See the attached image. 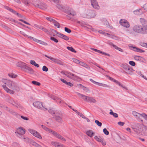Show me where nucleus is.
<instances>
[{
	"label": "nucleus",
	"instance_id": "nucleus-34",
	"mask_svg": "<svg viewBox=\"0 0 147 147\" xmlns=\"http://www.w3.org/2000/svg\"><path fill=\"white\" fill-rule=\"evenodd\" d=\"M141 133H143L144 135H147V128H145V127H143Z\"/></svg>",
	"mask_w": 147,
	"mask_h": 147
},
{
	"label": "nucleus",
	"instance_id": "nucleus-26",
	"mask_svg": "<svg viewBox=\"0 0 147 147\" xmlns=\"http://www.w3.org/2000/svg\"><path fill=\"white\" fill-rule=\"evenodd\" d=\"M30 144L32 146L35 147H42L40 145L34 142L33 140H31L30 141Z\"/></svg>",
	"mask_w": 147,
	"mask_h": 147
},
{
	"label": "nucleus",
	"instance_id": "nucleus-19",
	"mask_svg": "<svg viewBox=\"0 0 147 147\" xmlns=\"http://www.w3.org/2000/svg\"><path fill=\"white\" fill-rule=\"evenodd\" d=\"M94 139L97 141L101 143L102 144L105 146L106 144V142L104 140L103 138H99L97 136L94 137Z\"/></svg>",
	"mask_w": 147,
	"mask_h": 147
},
{
	"label": "nucleus",
	"instance_id": "nucleus-57",
	"mask_svg": "<svg viewBox=\"0 0 147 147\" xmlns=\"http://www.w3.org/2000/svg\"><path fill=\"white\" fill-rule=\"evenodd\" d=\"M129 64L133 66H135L136 64L135 62L133 61H130L129 62Z\"/></svg>",
	"mask_w": 147,
	"mask_h": 147
},
{
	"label": "nucleus",
	"instance_id": "nucleus-22",
	"mask_svg": "<svg viewBox=\"0 0 147 147\" xmlns=\"http://www.w3.org/2000/svg\"><path fill=\"white\" fill-rule=\"evenodd\" d=\"M133 12L134 14L137 15H140L144 13L141 9L140 8L134 11Z\"/></svg>",
	"mask_w": 147,
	"mask_h": 147
},
{
	"label": "nucleus",
	"instance_id": "nucleus-31",
	"mask_svg": "<svg viewBox=\"0 0 147 147\" xmlns=\"http://www.w3.org/2000/svg\"><path fill=\"white\" fill-rule=\"evenodd\" d=\"M51 98L54 100H55L57 103H61V100L58 98L56 96H51Z\"/></svg>",
	"mask_w": 147,
	"mask_h": 147
},
{
	"label": "nucleus",
	"instance_id": "nucleus-54",
	"mask_svg": "<svg viewBox=\"0 0 147 147\" xmlns=\"http://www.w3.org/2000/svg\"><path fill=\"white\" fill-rule=\"evenodd\" d=\"M50 38L51 40L54 41L56 43L58 42V40L54 37H51Z\"/></svg>",
	"mask_w": 147,
	"mask_h": 147
},
{
	"label": "nucleus",
	"instance_id": "nucleus-58",
	"mask_svg": "<svg viewBox=\"0 0 147 147\" xmlns=\"http://www.w3.org/2000/svg\"><path fill=\"white\" fill-rule=\"evenodd\" d=\"M49 112L51 114H55V112L54 111L51 109H49Z\"/></svg>",
	"mask_w": 147,
	"mask_h": 147
},
{
	"label": "nucleus",
	"instance_id": "nucleus-16",
	"mask_svg": "<svg viewBox=\"0 0 147 147\" xmlns=\"http://www.w3.org/2000/svg\"><path fill=\"white\" fill-rule=\"evenodd\" d=\"M23 70L26 72L30 74H32L34 72V70L32 68L26 66V65Z\"/></svg>",
	"mask_w": 147,
	"mask_h": 147
},
{
	"label": "nucleus",
	"instance_id": "nucleus-28",
	"mask_svg": "<svg viewBox=\"0 0 147 147\" xmlns=\"http://www.w3.org/2000/svg\"><path fill=\"white\" fill-rule=\"evenodd\" d=\"M86 133L88 136L91 138L93 136L94 134V132L91 130L87 131Z\"/></svg>",
	"mask_w": 147,
	"mask_h": 147
},
{
	"label": "nucleus",
	"instance_id": "nucleus-47",
	"mask_svg": "<svg viewBox=\"0 0 147 147\" xmlns=\"http://www.w3.org/2000/svg\"><path fill=\"white\" fill-rule=\"evenodd\" d=\"M82 89H83L84 90H85L86 92H90V90L89 89L87 88L84 86H82Z\"/></svg>",
	"mask_w": 147,
	"mask_h": 147
},
{
	"label": "nucleus",
	"instance_id": "nucleus-29",
	"mask_svg": "<svg viewBox=\"0 0 147 147\" xmlns=\"http://www.w3.org/2000/svg\"><path fill=\"white\" fill-rule=\"evenodd\" d=\"M114 82H115L119 86L121 87L122 88H123L125 89H127V88L126 87L121 84L120 82H119L118 81L116 80H115L114 81Z\"/></svg>",
	"mask_w": 147,
	"mask_h": 147
},
{
	"label": "nucleus",
	"instance_id": "nucleus-35",
	"mask_svg": "<svg viewBox=\"0 0 147 147\" xmlns=\"http://www.w3.org/2000/svg\"><path fill=\"white\" fill-rule=\"evenodd\" d=\"M142 34H147V25H144L143 26Z\"/></svg>",
	"mask_w": 147,
	"mask_h": 147
},
{
	"label": "nucleus",
	"instance_id": "nucleus-53",
	"mask_svg": "<svg viewBox=\"0 0 147 147\" xmlns=\"http://www.w3.org/2000/svg\"><path fill=\"white\" fill-rule=\"evenodd\" d=\"M104 133L106 135H108L109 134V132L106 129L104 128L103 129Z\"/></svg>",
	"mask_w": 147,
	"mask_h": 147
},
{
	"label": "nucleus",
	"instance_id": "nucleus-32",
	"mask_svg": "<svg viewBox=\"0 0 147 147\" xmlns=\"http://www.w3.org/2000/svg\"><path fill=\"white\" fill-rule=\"evenodd\" d=\"M140 22L143 26L144 25L147 24V21L143 18H140Z\"/></svg>",
	"mask_w": 147,
	"mask_h": 147
},
{
	"label": "nucleus",
	"instance_id": "nucleus-52",
	"mask_svg": "<svg viewBox=\"0 0 147 147\" xmlns=\"http://www.w3.org/2000/svg\"><path fill=\"white\" fill-rule=\"evenodd\" d=\"M65 31L68 33H70L71 32V30L67 27L65 28Z\"/></svg>",
	"mask_w": 147,
	"mask_h": 147
},
{
	"label": "nucleus",
	"instance_id": "nucleus-61",
	"mask_svg": "<svg viewBox=\"0 0 147 147\" xmlns=\"http://www.w3.org/2000/svg\"><path fill=\"white\" fill-rule=\"evenodd\" d=\"M21 117L22 118V119L24 120H29L28 118L26 117H24L23 116H21Z\"/></svg>",
	"mask_w": 147,
	"mask_h": 147
},
{
	"label": "nucleus",
	"instance_id": "nucleus-59",
	"mask_svg": "<svg viewBox=\"0 0 147 147\" xmlns=\"http://www.w3.org/2000/svg\"><path fill=\"white\" fill-rule=\"evenodd\" d=\"M143 8L144 10L147 11V3L144 4L143 6Z\"/></svg>",
	"mask_w": 147,
	"mask_h": 147
},
{
	"label": "nucleus",
	"instance_id": "nucleus-1",
	"mask_svg": "<svg viewBox=\"0 0 147 147\" xmlns=\"http://www.w3.org/2000/svg\"><path fill=\"white\" fill-rule=\"evenodd\" d=\"M41 126L45 130L49 133L52 134L53 136H55L57 138L61 139L64 141H66V140L63 137L57 133L56 132L54 131L52 129L47 128L45 126L42 125Z\"/></svg>",
	"mask_w": 147,
	"mask_h": 147
},
{
	"label": "nucleus",
	"instance_id": "nucleus-24",
	"mask_svg": "<svg viewBox=\"0 0 147 147\" xmlns=\"http://www.w3.org/2000/svg\"><path fill=\"white\" fill-rule=\"evenodd\" d=\"M16 65L17 66L20 67L22 69H23L26 64V63L23 62H18L17 63Z\"/></svg>",
	"mask_w": 147,
	"mask_h": 147
},
{
	"label": "nucleus",
	"instance_id": "nucleus-15",
	"mask_svg": "<svg viewBox=\"0 0 147 147\" xmlns=\"http://www.w3.org/2000/svg\"><path fill=\"white\" fill-rule=\"evenodd\" d=\"M30 39L36 42H37L38 43L41 44L45 46H47L48 44L46 42H45L41 40H38L36 38H35L32 37H29Z\"/></svg>",
	"mask_w": 147,
	"mask_h": 147
},
{
	"label": "nucleus",
	"instance_id": "nucleus-3",
	"mask_svg": "<svg viewBox=\"0 0 147 147\" xmlns=\"http://www.w3.org/2000/svg\"><path fill=\"white\" fill-rule=\"evenodd\" d=\"M7 85L10 88L18 92L20 90L18 84L13 81H9L7 84Z\"/></svg>",
	"mask_w": 147,
	"mask_h": 147
},
{
	"label": "nucleus",
	"instance_id": "nucleus-4",
	"mask_svg": "<svg viewBox=\"0 0 147 147\" xmlns=\"http://www.w3.org/2000/svg\"><path fill=\"white\" fill-rule=\"evenodd\" d=\"M95 16V11L90 10H86L85 13L83 15L84 18H86L88 19L94 18Z\"/></svg>",
	"mask_w": 147,
	"mask_h": 147
},
{
	"label": "nucleus",
	"instance_id": "nucleus-23",
	"mask_svg": "<svg viewBox=\"0 0 147 147\" xmlns=\"http://www.w3.org/2000/svg\"><path fill=\"white\" fill-rule=\"evenodd\" d=\"M71 79L75 81L80 82L81 81V78L78 76L73 74V76H72Z\"/></svg>",
	"mask_w": 147,
	"mask_h": 147
},
{
	"label": "nucleus",
	"instance_id": "nucleus-5",
	"mask_svg": "<svg viewBox=\"0 0 147 147\" xmlns=\"http://www.w3.org/2000/svg\"><path fill=\"white\" fill-rule=\"evenodd\" d=\"M62 117V114L61 112H55V116L53 117L58 123H62L63 121Z\"/></svg>",
	"mask_w": 147,
	"mask_h": 147
},
{
	"label": "nucleus",
	"instance_id": "nucleus-46",
	"mask_svg": "<svg viewBox=\"0 0 147 147\" xmlns=\"http://www.w3.org/2000/svg\"><path fill=\"white\" fill-rule=\"evenodd\" d=\"M42 30L45 32L47 34H50L51 33L47 29L45 28H43Z\"/></svg>",
	"mask_w": 147,
	"mask_h": 147
},
{
	"label": "nucleus",
	"instance_id": "nucleus-40",
	"mask_svg": "<svg viewBox=\"0 0 147 147\" xmlns=\"http://www.w3.org/2000/svg\"><path fill=\"white\" fill-rule=\"evenodd\" d=\"M67 48L71 52L74 53L76 52V51L75 50V49L72 47H67Z\"/></svg>",
	"mask_w": 147,
	"mask_h": 147
},
{
	"label": "nucleus",
	"instance_id": "nucleus-8",
	"mask_svg": "<svg viewBox=\"0 0 147 147\" xmlns=\"http://www.w3.org/2000/svg\"><path fill=\"white\" fill-rule=\"evenodd\" d=\"M122 67L125 70L126 73L127 74H132L133 70L132 68L129 65L123 64L122 66Z\"/></svg>",
	"mask_w": 147,
	"mask_h": 147
},
{
	"label": "nucleus",
	"instance_id": "nucleus-64",
	"mask_svg": "<svg viewBox=\"0 0 147 147\" xmlns=\"http://www.w3.org/2000/svg\"><path fill=\"white\" fill-rule=\"evenodd\" d=\"M118 124L120 126H122L124 124V123L123 122L119 121L118 123Z\"/></svg>",
	"mask_w": 147,
	"mask_h": 147
},
{
	"label": "nucleus",
	"instance_id": "nucleus-62",
	"mask_svg": "<svg viewBox=\"0 0 147 147\" xmlns=\"http://www.w3.org/2000/svg\"><path fill=\"white\" fill-rule=\"evenodd\" d=\"M8 81H7L6 80H5V79H3L2 80V82H3L5 84H6L7 85V83L8 82Z\"/></svg>",
	"mask_w": 147,
	"mask_h": 147
},
{
	"label": "nucleus",
	"instance_id": "nucleus-11",
	"mask_svg": "<svg viewBox=\"0 0 147 147\" xmlns=\"http://www.w3.org/2000/svg\"><path fill=\"white\" fill-rule=\"evenodd\" d=\"M120 24L125 27L128 28L130 26L129 23L126 20L121 19L119 21Z\"/></svg>",
	"mask_w": 147,
	"mask_h": 147
},
{
	"label": "nucleus",
	"instance_id": "nucleus-14",
	"mask_svg": "<svg viewBox=\"0 0 147 147\" xmlns=\"http://www.w3.org/2000/svg\"><path fill=\"white\" fill-rule=\"evenodd\" d=\"M91 3L92 7L95 9H99V6L96 0H91Z\"/></svg>",
	"mask_w": 147,
	"mask_h": 147
},
{
	"label": "nucleus",
	"instance_id": "nucleus-9",
	"mask_svg": "<svg viewBox=\"0 0 147 147\" xmlns=\"http://www.w3.org/2000/svg\"><path fill=\"white\" fill-rule=\"evenodd\" d=\"M33 105L35 107L40 109L41 110L44 111L47 110V108H45L44 106H43L42 103L41 102L38 101L34 102L33 103Z\"/></svg>",
	"mask_w": 147,
	"mask_h": 147
},
{
	"label": "nucleus",
	"instance_id": "nucleus-56",
	"mask_svg": "<svg viewBox=\"0 0 147 147\" xmlns=\"http://www.w3.org/2000/svg\"><path fill=\"white\" fill-rule=\"evenodd\" d=\"M42 70L44 71L47 72L48 71V69L46 66H44L42 67Z\"/></svg>",
	"mask_w": 147,
	"mask_h": 147
},
{
	"label": "nucleus",
	"instance_id": "nucleus-48",
	"mask_svg": "<svg viewBox=\"0 0 147 147\" xmlns=\"http://www.w3.org/2000/svg\"><path fill=\"white\" fill-rule=\"evenodd\" d=\"M51 144L56 147H57L58 145H59V143L57 142H52L51 143Z\"/></svg>",
	"mask_w": 147,
	"mask_h": 147
},
{
	"label": "nucleus",
	"instance_id": "nucleus-63",
	"mask_svg": "<svg viewBox=\"0 0 147 147\" xmlns=\"http://www.w3.org/2000/svg\"><path fill=\"white\" fill-rule=\"evenodd\" d=\"M90 80L92 82L93 84H95L96 85L97 84V82H96L93 80L92 79H90Z\"/></svg>",
	"mask_w": 147,
	"mask_h": 147
},
{
	"label": "nucleus",
	"instance_id": "nucleus-45",
	"mask_svg": "<svg viewBox=\"0 0 147 147\" xmlns=\"http://www.w3.org/2000/svg\"><path fill=\"white\" fill-rule=\"evenodd\" d=\"M95 122L98 126L101 127L102 126V123L98 121L97 120H95Z\"/></svg>",
	"mask_w": 147,
	"mask_h": 147
},
{
	"label": "nucleus",
	"instance_id": "nucleus-42",
	"mask_svg": "<svg viewBox=\"0 0 147 147\" xmlns=\"http://www.w3.org/2000/svg\"><path fill=\"white\" fill-rule=\"evenodd\" d=\"M32 84L38 86H39L40 85V82L36 81H33L32 82Z\"/></svg>",
	"mask_w": 147,
	"mask_h": 147
},
{
	"label": "nucleus",
	"instance_id": "nucleus-33",
	"mask_svg": "<svg viewBox=\"0 0 147 147\" xmlns=\"http://www.w3.org/2000/svg\"><path fill=\"white\" fill-rule=\"evenodd\" d=\"M111 45L113 46V47L115 49L118 50L119 51L121 52L123 51V50L120 48H119L117 47L116 45H113V43H111Z\"/></svg>",
	"mask_w": 147,
	"mask_h": 147
},
{
	"label": "nucleus",
	"instance_id": "nucleus-30",
	"mask_svg": "<svg viewBox=\"0 0 147 147\" xmlns=\"http://www.w3.org/2000/svg\"><path fill=\"white\" fill-rule=\"evenodd\" d=\"M67 13L68 15H70L73 16H74L76 15V12L73 10H70L69 11L67 12Z\"/></svg>",
	"mask_w": 147,
	"mask_h": 147
},
{
	"label": "nucleus",
	"instance_id": "nucleus-6",
	"mask_svg": "<svg viewBox=\"0 0 147 147\" xmlns=\"http://www.w3.org/2000/svg\"><path fill=\"white\" fill-rule=\"evenodd\" d=\"M132 128L137 134H140L142 132V126L138 123H136L135 124L134 126Z\"/></svg>",
	"mask_w": 147,
	"mask_h": 147
},
{
	"label": "nucleus",
	"instance_id": "nucleus-37",
	"mask_svg": "<svg viewBox=\"0 0 147 147\" xmlns=\"http://www.w3.org/2000/svg\"><path fill=\"white\" fill-rule=\"evenodd\" d=\"M30 63L32 65H34L37 67H39V65L36 63L34 60H30Z\"/></svg>",
	"mask_w": 147,
	"mask_h": 147
},
{
	"label": "nucleus",
	"instance_id": "nucleus-2",
	"mask_svg": "<svg viewBox=\"0 0 147 147\" xmlns=\"http://www.w3.org/2000/svg\"><path fill=\"white\" fill-rule=\"evenodd\" d=\"M77 94L80 98H82L85 101L90 103H95L96 101L94 98L93 97L85 96L78 92L77 93Z\"/></svg>",
	"mask_w": 147,
	"mask_h": 147
},
{
	"label": "nucleus",
	"instance_id": "nucleus-51",
	"mask_svg": "<svg viewBox=\"0 0 147 147\" xmlns=\"http://www.w3.org/2000/svg\"><path fill=\"white\" fill-rule=\"evenodd\" d=\"M8 75L9 76L12 78H16L17 76L16 75L13 74H9Z\"/></svg>",
	"mask_w": 147,
	"mask_h": 147
},
{
	"label": "nucleus",
	"instance_id": "nucleus-38",
	"mask_svg": "<svg viewBox=\"0 0 147 147\" xmlns=\"http://www.w3.org/2000/svg\"><path fill=\"white\" fill-rule=\"evenodd\" d=\"M96 52L101 53V54H102V55H107L109 56H110V55H109V54L107 53L104 52H103L101 51H100L98 50H97Z\"/></svg>",
	"mask_w": 147,
	"mask_h": 147
},
{
	"label": "nucleus",
	"instance_id": "nucleus-25",
	"mask_svg": "<svg viewBox=\"0 0 147 147\" xmlns=\"http://www.w3.org/2000/svg\"><path fill=\"white\" fill-rule=\"evenodd\" d=\"M79 64L81 66L84 67L86 69H90V68L88 65L85 63L81 61L80 62Z\"/></svg>",
	"mask_w": 147,
	"mask_h": 147
},
{
	"label": "nucleus",
	"instance_id": "nucleus-50",
	"mask_svg": "<svg viewBox=\"0 0 147 147\" xmlns=\"http://www.w3.org/2000/svg\"><path fill=\"white\" fill-rule=\"evenodd\" d=\"M141 117H143L145 120H147V115L144 113L141 114Z\"/></svg>",
	"mask_w": 147,
	"mask_h": 147
},
{
	"label": "nucleus",
	"instance_id": "nucleus-27",
	"mask_svg": "<svg viewBox=\"0 0 147 147\" xmlns=\"http://www.w3.org/2000/svg\"><path fill=\"white\" fill-rule=\"evenodd\" d=\"M61 73L64 74L66 76L71 79L72 76H73V74L69 72H66L65 73H64L63 71H62Z\"/></svg>",
	"mask_w": 147,
	"mask_h": 147
},
{
	"label": "nucleus",
	"instance_id": "nucleus-41",
	"mask_svg": "<svg viewBox=\"0 0 147 147\" xmlns=\"http://www.w3.org/2000/svg\"><path fill=\"white\" fill-rule=\"evenodd\" d=\"M75 112L78 115H79L80 117L82 118H85V116L83 115L82 113L78 112L77 111H75Z\"/></svg>",
	"mask_w": 147,
	"mask_h": 147
},
{
	"label": "nucleus",
	"instance_id": "nucleus-43",
	"mask_svg": "<svg viewBox=\"0 0 147 147\" xmlns=\"http://www.w3.org/2000/svg\"><path fill=\"white\" fill-rule=\"evenodd\" d=\"M56 63L61 65H63V63L61 60L58 59H57Z\"/></svg>",
	"mask_w": 147,
	"mask_h": 147
},
{
	"label": "nucleus",
	"instance_id": "nucleus-36",
	"mask_svg": "<svg viewBox=\"0 0 147 147\" xmlns=\"http://www.w3.org/2000/svg\"><path fill=\"white\" fill-rule=\"evenodd\" d=\"M55 26H57L58 28H59L60 27V24L55 20H54L53 22Z\"/></svg>",
	"mask_w": 147,
	"mask_h": 147
},
{
	"label": "nucleus",
	"instance_id": "nucleus-20",
	"mask_svg": "<svg viewBox=\"0 0 147 147\" xmlns=\"http://www.w3.org/2000/svg\"><path fill=\"white\" fill-rule=\"evenodd\" d=\"M2 86L7 93H9L10 94H13L14 93V91L9 89L5 85H3Z\"/></svg>",
	"mask_w": 147,
	"mask_h": 147
},
{
	"label": "nucleus",
	"instance_id": "nucleus-18",
	"mask_svg": "<svg viewBox=\"0 0 147 147\" xmlns=\"http://www.w3.org/2000/svg\"><path fill=\"white\" fill-rule=\"evenodd\" d=\"M25 133L24 129L21 127L18 128L16 130V132H15L16 135H17V134H18L23 135L25 134Z\"/></svg>",
	"mask_w": 147,
	"mask_h": 147
},
{
	"label": "nucleus",
	"instance_id": "nucleus-12",
	"mask_svg": "<svg viewBox=\"0 0 147 147\" xmlns=\"http://www.w3.org/2000/svg\"><path fill=\"white\" fill-rule=\"evenodd\" d=\"M132 114L138 121L142 123L143 122V121L140 117H141V114L137 113L135 111H133L132 112Z\"/></svg>",
	"mask_w": 147,
	"mask_h": 147
},
{
	"label": "nucleus",
	"instance_id": "nucleus-44",
	"mask_svg": "<svg viewBox=\"0 0 147 147\" xmlns=\"http://www.w3.org/2000/svg\"><path fill=\"white\" fill-rule=\"evenodd\" d=\"M20 33L25 37H27L28 38H30L29 37H31V36L27 35L24 32L22 31H20Z\"/></svg>",
	"mask_w": 147,
	"mask_h": 147
},
{
	"label": "nucleus",
	"instance_id": "nucleus-55",
	"mask_svg": "<svg viewBox=\"0 0 147 147\" xmlns=\"http://www.w3.org/2000/svg\"><path fill=\"white\" fill-rule=\"evenodd\" d=\"M73 61L75 63H76L79 64L80 62V61L76 59H73Z\"/></svg>",
	"mask_w": 147,
	"mask_h": 147
},
{
	"label": "nucleus",
	"instance_id": "nucleus-7",
	"mask_svg": "<svg viewBox=\"0 0 147 147\" xmlns=\"http://www.w3.org/2000/svg\"><path fill=\"white\" fill-rule=\"evenodd\" d=\"M133 31L136 33L142 34L143 27L140 25H136L132 28Z\"/></svg>",
	"mask_w": 147,
	"mask_h": 147
},
{
	"label": "nucleus",
	"instance_id": "nucleus-60",
	"mask_svg": "<svg viewBox=\"0 0 147 147\" xmlns=\"http://www.w3.org/2000/svg\"><path fill=\"white\" fill-rule=\"evenodd\" d=\"M56 6L59 9H61L63 8L62 6L58 3L57 4Z\"/></svg>",
	"mask_w": 147,
	"mask_h": 147
},
{
	"label": "nucleus",
	"instance_id": "nucleus-49",
	"mask_svg": "<svg viewBox=\"0 0 147 147\" xmlns=\"http://www.w3.org/2000/svg\"><path fill=\"white\" fill-rule=\"evenodd\" d=\"M46 19L48 20L52 23L55 20L50 17H47Z\"/></svg>",
	"mask_w": 147,
	"mask_h": 147
},
{
	"label": "nucleus",
	"instance_id": "nucleus-13",
	"mask_svg": "<svg viewBox=\"0 0 147 147\" xmlns=\"http://www.w3.org/2000/svg\"><path fill=\"white\" fill-rule=\"evenodd\" d=\"M54 31L55 32H56L57 34V35L59 37L62 38L66 40H69V38L67 36L60 33L58 32L55 30H54Z\"/></svg>",
	"mask_w": 147,
	"mask_h": 147
},
{
	"label": "nucleus",
	"instance_id": "nucleus-21",
	"mask_svg": "<svg viewBox=\"0 0 147 147\" xmlns=\"http://www.w3.org/2000/svg\"><path fill=\"white\" fill-rule=\"evenodd\" d=\"M131 49L133 50L134 51H137L139 53H143L145 52V51L144 50L135 47H131Z\"/></svg>",
	"mask_w": 147,
	"mask_h": 147
},
{
	"label": "nucleus",
	"instance_id": "nucleus-10",
	"mask_svg": "<svg viewBox=\"0 0 147 147\" xmlns=\"http://www.w3.org/2000/svg\"><path fill=\"white\" fill-rule=\"evenodd\" d=\"M28 130L30 133L36 137L40 139H42V137L40 134L36 131L31 129H29Z\"/></svg>",
	"mask_w": 147,
	"mask_h": 147
},
{
	"label": "nucleus",
	"instance_id": "nucleus-17",
	"mask_svg": "<svg viewBox=\"0 0 147 147\" xmlns=\"http://www.w3.org/2000/svg\"><path fill=\"white\" fill-rule=\"evenodd\" d=\"M35 6L42 9H45L47 8V6L45 4L41 3L40 1L38 3L35 4Z\"/></svg>",
	"mask_w": 147,
	"mask_h": 147
},
{
	"label": "nucleus",
	"instance_id": "nucleus-39",
	"mask_svg": "<svg viewBox=\"0 0 147 147\" xmlns=\"http://www.w3.org/2000/svg\"><path fill=\"white\" fill-rule=\"evenodd\" d=\"M22 2L27 5H29L30 3V1L28 0H22Z\"/></svg>",
	"mask_w": 147,
	"mask_h": 147
}]
</instances>
